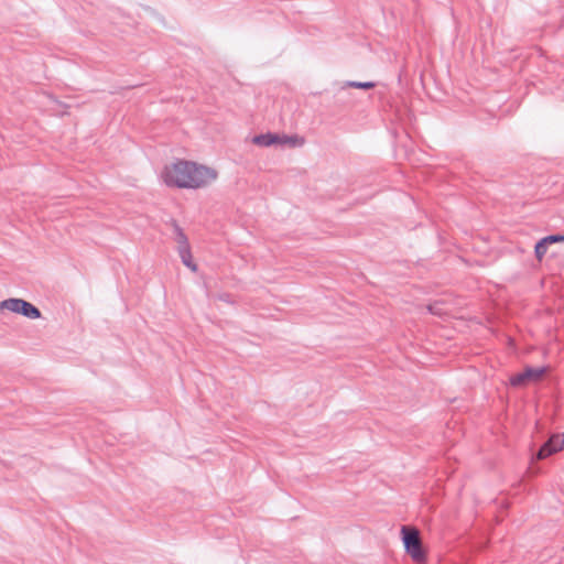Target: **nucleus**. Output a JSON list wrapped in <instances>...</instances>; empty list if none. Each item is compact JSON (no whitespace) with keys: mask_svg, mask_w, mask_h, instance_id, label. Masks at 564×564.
<instances>
[{"mask_svg":"<svg viewBox=\"0 0 564 564\" xmlns=\"http://www.w3.org/2000/svg\"><path fill=\"white\" fill-rule=\"evenodd\" d=\"M162 177L167 186L200 188L213 183L217 178V172L192 161L178 160L164 167Z\"/></svg>","mask_w":564,"mask_h":564,"instance_id":"1","label":"nucleus"},{"mask_svg":"<svg viewBox=\"0 0 564 564\" xmlns=\"http://www.w3.org/2000/svg\"><path fill=\"white\" fill-rule=\"evenodd\" d=\"M546 369L544 367H525V369L522 372L516 373L512 377H510V384L512 387L524 386L529 381H535L541 379Z\"/></svg>","mask_w":564,"mask_h":564,"instance_id":"5","label":"nucleus"},{"mask_svg":"<svg viewBox=\"0 0 564 564\" xmlns=\"http://www.w3.org/2000/svg\"><path fill=\"white\" fill-rule=\"evenodd\" d=\"M376 86L373 82H356V80H347L341 84V89L345 88H358V89H371Z\"/></svg>","mask_w":564,"mask_h":564,"instance_id":"9","label":"nucleus"},{"mask_svg":"<svg viewBox=\"0 0 564 564\" xmlns=\"http://www.w3.org/2000/svg\"><path fill=\"white\" fill-rule=\"evenodd\" d=\"M427 310H429V312H430L431 314H434V315H438V316H441V315H443V314H444V310L442 308V304H441V303H437V302H435V303H433V304H430V305L427 306Z\"/></svg>","mask_w":564,"mask_h":564,"instance_id":"11","label":"nucleus"},{"mask_svg":"<svg viewBox=\"0 0 564 564\" xmlns=\"http://www.w3.org/2000/svg\"><path fill=\"white\" fill-rule=\"evenodd\" d=\"M558 241H564V235L556 234V235H550L542 239H540L534 248V253L538 260H542V258L545 256L547 251L549 243H554Z\"/></svg>","mask_w":564,"mask_h":564,"instance_id":"6","label":"nucleus"},{"mask_svg":"<svg viewBox=\"0 0 564 564\" xmlns=\"http://www.w3.org/2000/svg\"><path fill=\"white\" fill-rule=\"evenodd\" d=\"M178 254H180V258L182 260V263L185 267H187L188 269H191L194 272L197 270V265L193 261L191 248L189 249H185V250H180Z\"/></svg>","mask_w":564,"mask_h":564,"instance_id":"10","label":"nucleus"},{"mask_svg":"<svg viewBox=\"0 0 564 564\" xmlns=\"http://www.w3.org/2000/svg\"><path fill=\"white\" fill-rule=\"evenodd\" d=\"M4 308L13 313L21 314L22 316L30 319H36L41 317V311L35 305L23 299L11 297L0 302V311Z\"/></svg>","mask_w":564,"mask_h":564,"instance_id":"3","label":"nucleus"},{"mask_svg":"<svg viewBox=\"0 0 564 564\" xmlns=\"http://www.w3.org/2000/svg\"><path fill=\"white\" fill-rule=\"evenodd\" d=\"M252 143L259 147H270L273 144H290L291 147H296L302 144V142H299L297 137L279 135L272 132L254 135Z\"/></svg>","mask_w":564,"mask_h":564,"instance_id":"4","label":"nucleus"},{"mask_svg":"<svg viewBox=\"0 0 564 564\" xmlns=\"http://www.w3.org/2000/svg\"><path fill=\"white\" fill-rule=\"evenodd\" d=\"M560 451L561 446L558 445V435L554 434L540 447L536 453V458L544 459Z\"/></svg>","mask_w":564,"mask_h":564,"instance_id":"7","label":"nucleus"},{"mask_svg":"<svg viewBox=\"0 0 564 564\" xmlns=\"http://www.w3.org/2000/svg\"><path fill=\"white\" fill-rule=\"evenodd\" d=\"M401 533L405 552L410 554L415 562L424 561L426 555L421 544L419 531L415 528L403 525Z\"/></svg>","mask_w":564,"mask_h":564,"instance_id":"2","label":"nucleus"},{"mask_svg":"<svg viewBox=\"0 0 564 564\" xmlns=\"http://www.w3.org/2000/svg\"><path fill=\"white\" fill-rule=\"evenodd\" d=\"M171 226L173 228L174 239L177 242V251L180 252V250L189 249L191 246L188 242V238L185 235V232L183 231V229L180 227L177 221L174 219L171 220Z\"/></svg>","mask_w":564,"mask_h":564,"instance_id":"8","label":"nucleus"},{"mask_svg":"<svg viewBox=\"0 0 564 564\" xmlns=\"http://www.w3.org/2000/svg\"><path fill=\"white\" fill-rule=\"evenodd\" d=\"M558 445L561 446V451L564 448V433L562 434V438L558 437Z\"/></svg>","mask_w":564,"mask_h":564,"instance_id":"12","label":"nucleus"}]
</instances>
